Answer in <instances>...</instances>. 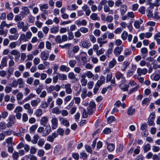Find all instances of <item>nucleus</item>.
Instances as JSON below:
<instances>
[{
	"mask_svg": "<svg viewBox=\"0 0 160 160\" xmlns=\"http://www.w3.org/2000/svg\"><path fill=\"white\" fill-rule=\"evenodd\" d=\"M147 72V69L145 68L141 69L138 68L137 70V73L138 76H141L142 75H145Z\"/></svg>",
	"mask_w": 160,
	"mask_h": 160,
	"instance_id": "2eb2a0df",
	"label": "nucleus"
},
{
	"mask_svg": "<svg viewBox=\"0 0 160 160\" xmlns=\"http://www.w3.org/2000/svg\"><path fill=\"white\" fill-rule=\"evenodd\" d=\"M143 22V21L140 19L139 21H136L135 22L134 24V27L137 29H139L140 27V25Z\"/></svg>",
	"mask_w": 160,
	"mask_h": 160,
	"instance_id": "a878e982",
	"label": "nucleus"
},
{
	"mask_svg": "<svg viewBox=\"0 0 160 160\" xmlns=\"http://www.w3.org/2000/svg\"><path fill=\"white\" fill-rule=\"evenodd\" d=\"M112 73H109L107 74L106 78V82L107 83L110 82L112 79Z\"/></svg>",
	"mask_w": 160,
	"mask_h": 160,
	"instance_id": "49530a36",
	"label": "nucleus"
},
{
	"mask_svg": "<svg viewBox=\"0 0 160 160\" xmlns=\"http://www.w3.org/2000/svg\"><path fill=\"white\" fill-rule=\"evenodd\" d=\"M49 53L46 52L45 51H42L41 52L40 57L44 61L46 60L48 58Z\"/></svg>",
	"mask_w": 160,
	"mask_h": 160,
	"instance_id": "a211bd4d",
	"label": "nucleus"
},
{
	"mask_svg": "<svg viewBox=\"0 0 160 160\" xmlns=\"http://www.w3.org/2000/svg\"><path fill=\"white\" fill-rule=\"evenodd\" d=\"M22 111V108L20 106L17 107L15 109L14 112L16 113H20Z\"/></svg>",
	"mask_w": 160,
	"mask_h": 160,
	"instance_id": "774afa93",
	"label": "nucleus"
},
{
	"mask_svg": "<svg viewBox=\"0 0 160 160\" xmlns=\"http://www.w3.org/2000/svg\"><path fill=\"white\" fill-rule=\"evenodd\" d=\"M60 121L66 127H68L69 125V122L65 118H61L60 119Z\"/></svg>",
	"mask_w": 160,
	"mask_h": 160,
	"instance_id": "c85d7f7f",
	"label": "nucleus"
},
{
	"mask_svg": "<svg viewBox=\"0 0 160 160\" xmlns=\"http://www.w3.org/2000/svg\"><path fill=\"white\" fill-rule=\"evenodd\" d=\"M76 63L75 60H71L69 61V64L70 67L73 68Z\"/></svg>",
	"mask_w": 160,
	"mask_h": 160,
	"instance_id": "13d9d810",
	"label": "nucleus"
},
{
	"mask_svg": "<svg viewBox=\"0 0 160 160\" xmlns=\"http://www.w3.org/2000/svg\"><path fill=\"white\" fill-rule=\"evenodd\" d=\"M64 88L65 92L68 94L71 93L72 90L71 88V85L69 83H67L64 85Z\"/></svg>",
	"mask_w": 160,
	"mask_h": 160,
	"instance_id": "ddd939ff",
	"label": "nucleus"
},
{
	"mask_svg": "<svg viewBox=\"0 0 160 160\" xmlns=\"http://www.w3.org/2000/svg\"><path fill=\"white\" fill-rule=\"evenodd\" d=\"M57 75L58 76L59 78L62 81L67 79V77L66 75L64 74H61L60 73H58Z\"/></svg>",
	"mask_w": 160,
	"mask_h": 160,
	"instance_id": "603ef678",
	"label": "nucleus"
},
{
	"mask_svg": "<svg viewBox=\"0 0 160 160\" xmlns=\"http://www.w3.org/2000/svg\"><path fill=\"white\" fill-rule=\"evenodd\" d=\"M23 18V17H22L20 14H18L15 16L14 20L17 22L21 21L22 19Z\"/></svg>",
	"mask_w": 160,
	"mask_h": 160,
	"instance_id": "c03bdc74",
	"label": "nucleus"
},
{
	"mask_svg": "<svg viewBox=\"0 0 160 160\" xmlns=\"http://www.w3.org/2000/svg\"><path fill=\"white\" fill-rule=\"evenodd\" d=\"M85 75H82L81 76V83L83 87L85 86L87 83V80L85 79Z\"/></svg>",
	"mask_w": 160,
	"mask_h": 160,
	"instance_id": "4be33fe9",
	"label": "nucleus"
},
{
	"mask_svg": "<svg viewBox=\"0 0 160 160\" xmlns=\"http://www.w3.org/2000/svg\"><path fill=\"white\" fill-rule=\"evenodd\" d=\"M87 90L85 88H84L82 89V91L81 94V97L83 99L85 98L87 96Z\"/></svg>",
	"mask_w": 160,
	"mask_h": 160,
	"instance_id": "2f4dec72",
	"label": "nucleus"
},
{
	"mask_svg": "<svg viewBox=\"0 0 160 160\" xmlns=\"http://www.w3.org/2000/svg\"><path fill=\"white\" fill-rule=\"evenodd\" d=\"M135 110L134 108L130 107L128 108L127 110V114L129 115H132L135 112Z\"/></svg>",
	"mask_w": 160,
	"mask_h": 160,
	"instance_id": "7c9ffc66",
	"label": "nucleus"
},
{
	"mask_svg": "<svg viewBox=\"0 0 160 160\" xmlns=\"http://www.w3.org/2000/svg\"><path fill=\"white\" fill-rule=\"evenodd\" d=\"M90 17L93 20H98L99 19V18L98 17L97 14L95 13H93L92 14Z\"/></svg>",
	"mask_w": 160,
	"mask_h": 160,
	"instance_id": "3c124183",
	"label": "nucleus"
},
{
	"mask_svg": "<svg viewBox=\"0 0 160 160\" xmlns=\"http://www.w3.org/2000/svg\"><path fill=\"white\" fill-rule=\"evenodd\" d=\"M21 12L23 14L27 15L29 13L30 11L28 7L24 6L22 8Z\"/></svg>",
	"mask_w": 160,
	"mask_h": 160,
	"instance_id": "393cba45",
	"label": "nucleus"
},
{
	"mask_svg": "<svg viewBox=\"0 0 160 160\" xmlns=\"http://www.w3.org/2000/svg\"><path fill=\"white\" fill-rule=\"evenodd\" d=\"M7 58L6 57H3L2 59L1 64H0V69H2L4 67L7 65Z\"/></svg>",
	"mask_w": 160,
	"mask_h": 160,
	"instance_id": "1a4fd4ad",
	"label": "nucleus"
},
{
	"mask_svg": "<svg viewBox=\"0 0 160 160\" xmlns=\"http://www.w3.org/2000/svg\"><path fill=\"white\" fill-rule=\"evenodd\" d=\"M143 148L145 152L148 151L151 149L150 145L149 144H147L144 145L143 147Z\"/></svg>",
	"mask_w": 160,
	"mask_h": 160,
	"instance_id": "79ce46f5",
	"label": "nucleus"
},
{
	"mask_svg": "<svg viewBox=\"0 0 160 160\" xmlns=\"http://www.w3.org/2000/svg\"><path fill=\"white\" fill-rule=\"evenodd\" d=\"M155 118V114L154 113H151L150 115L148 120V124L150 126H153L155 125L154 123V119Z\"/></svg>",
	"mask_w": 160,
	"mask_h": 160,
	"instance_id": "20e7f679",
	"label": "nucleus"
},
{
	"mask_svg": "<svg viewBox=\"0 0 160 160\" xmlns=\"http://www.w3.org/2000/svg\"><path fill=\"white\" fill-rule=\"evenodd\" d=\"M59 69L60 71L62 72H68L70 70V68L64 65L61 66Z\"/></svg>",
	"mask_w": 160,
	"mask_h": 160,
	"instance_id": "473e14b6",
	"label": "nucleus"
},
{
	"mask_svg": "<svg viewBox=\"0 0 160 160\" xmlns=\"http://www.w3.org/2000/svg\"><path fill=\"white\" fill-rule=\"evenodd\" d=\"M18 84L19 85L18 88H22L23 87L22 84L24 83L23 80L22 78H19L17 80Z\"/></svg>",
	"mask_w": 160,
	"mask_h": 160,
	"instance_id": "a19ab883",
	"label": "nucleus"
},
{
	"mask_svg": "<svg viewBox=\"0 0 160 160\" xmlns=\"http://www.w3.org/2000/svg\"><path fill=\"white\" fill-rule=\"evenodd\" d=\"M59 27L58 26L54 27L50 29V32L51 33H56L59 31Z\"/></svg>",
	"mask_w": 160,
	"mask_h": 160,
	"instance_id": "f704fd0d",
	"label": "nucleus"
},
{
	"mask_svg": "<svg viewBox=\"0 0 160 160\" xmlns=\"http://www.w3.org/2000/svg\"><path fill=\"white\" fill-rule=\"evenodd\" d=\"M26 157L29 159L30 160H37V157L36 156L31 154H29L28 155L26 156Z\"/></svg>",
	"mask_w": 160,
	"mask_h": 160,
	"instance_id": "09e8293b",
	"label": "nucleus"
},
{
	"mask_svg": "<svg viewBox=\"0 0 160 160\" xmlns=\"http://www.w3.org/2000/svg\"><path fill=\"white\" fill-rule=\"evenodd\" d=\"M104 40L102 38H99L97 39V42L99 44L100 47H102L103 44L107 43V40Z\"/></svg>",
	"mask_w": 160,
	"mask_h": 160,
	"instance_id": "5701e85b",
	"label": "nucleus"
},
{
	"mask_svg": "<svg viewBox=\"0 0 160 160\" xmlns=\"http://www.w3.org/2000/svg\"><path fill=\"white\" fill-rule=\"evenodd\" d=\"M108 150L109 151H113L115 148V145L112 143H108L106 142Z\"/></svg>",
	"mask_w": 160,
	"mask_h": 160,
	"instance_id": "bb28decb",
	"label": "nucleus"
},
{
	"mask_svg": "<svg viewBox=\"0 0 160 160\" xmlns=\"http://www.w3.org/2000/svg\"><path fill=\"white\" fill-rule=\"evenodd\" d=\"M121 85H120L119 86V87L123 91H127L128 90V88H129V85H125L124 87H122Z\"/></svg>",
	"mask_w": 160,
	"mask_h": 160,
	"instance_id": "864d4df0",
	"label": "nucleus"
},
{
	"mask_svg": "<svg viewBox=\"0 0 160 160\" xmlns=\"http://www.w3.org/2000/svg\"><path fill=\"white\" fill-rule=\"evenodd\" d=\"M115 76L116 79L118 80H120L121 78H123V74L119 72H118L116 73L115 74Z\"/></svg>",
	"mask_w": 160,
	"mask_h": 160,
	"instance_id": "e433bc0d",
	"label": "nucleus"
},
{
	"mask_svg": "<svg viewBox=\"0 0 160 160\" xmlns=\"http://www.w3.org/2000/svg\"><path fill=\"white\" fill-rule=\"evenodd\" d=\"M56 103L59 106H61L63 103L62 100L60 98H58L56 101Z\"/></svg>",
	"mask_w": 160,
	"mask_h": 160,
	"instance_id": "680f3d73",
	"label": "nucleus"
},
{
	"mask_svg": "<svg viewBox=\"0 0 160 160\" xmlns=\"http://www.w3.org/2000/svg\"><path fill=\"white\" fill-rule=\"evenodd\" d=\"M139 88V85L135 87H134L133 88H132L129 90V92H128L129 94H131L132 93H133L137 91H138V89Z\"/></svg>",
	"mask_w": 160,
	"mask_h": 160,
	"instance_id": "a18cd8bd",
	"label": "nucleus"
},
{
	"mask_svg": "<svg viewBox=\"0 0 160 160\" xmlns=\"http://www.w3.org/2000/svg\"><path fill=\"white\" fill-rule=\"evenodd\" d=\"M82 10L85 12V13L86 15L89 16L90 13L91 11L90 10L89 8L86 5H84L82 7Z\"/></svg>",
	"mask_w": 160,
	"mask_h": 160,
	"instance_id": "aec40b11",
	"label": "nucleus"
},
{
	"mask_svg": "<svg viewBox=\"0 0 160 160\" xmlns=\"http://www.w3.org/2000/svg\"><path fill=\"white\" fill-rule=\"evenodd\" d=\"M86 75L89 78H92L94 76V75L92 72L90 71H88L85 73Z\"/></svg>",
	"mask_w": 160,
	"mask_h": 160,
	"instance_id": "bf43d9fd",
	"label": "nucleus"
},
{
	"mask_svg": "<svg viewBox=\"0 0 160 160\" xmlns=\"http://www.w3.org/2000/svg\"><path fill=\"white\" fill-rule=\"evenodd\" d=\"M80 55L81 56V59L82 61L83 62V64H86L87 62V56L86 52H82L80 54Z\"/></svg>",
	"mask_w": 160,
	"mask_h": 160,
	"instance_id": "423d86ee",
	"label": "nucleus"
},
{
	"mask_svg": "<svg viewBox=\"0 0 160 160\" xmlns=\"http://www.w3.org/2000/svg\"><path fill=\"white\" fill-rule=\"evenodd\" d=\"M48 92L51 93L54 91H55L54 85H51L47 89Z\"/></svg>",
	"mask_w": 160,
	"mask_h": 160,
	"instance_id": "4d7b16f0",
	"label": "nucleus"
},
{
	"mask_svg": "<svg viewBox=\"0 0 160 160\" xmlns=\"http://www.w3.org/2000/svg\"><path fill=\"white\" fill-rule=\"evenodd\" d=\"M15 117L14 115H10L8 118L9 122L7 124V126L8 128H10L12 126V124L14 123L13 119Z\"/></svg>",
	"mask_w": 160,
	"mask_h": 160,
	"instance_id": "9b49d317",
	"label": "nucleus"
},
{
	"mask_svg": "<svg viewBox=\"0 0 160 160\" xmlns=\"http://www.w3.org/2000/svg\"><path fill=\"white\" fill-rule=\"evenodd\" d=\"M52 123V129H56L58 127V119L57 118L54 117H52L51 120Z\"/></svg>",
	"mask_w": 160,
	"mask_h": 160,
	"instance_id": "39448f33",
	"label": "nucleus"
},
{
	"mask_svg": "<svg viewBox=\"0 0 160 160\" xmlns=\"http://www.w3.org/2000/svg\"><path fill=\"white\" fill-rule=\"evenodd\" d=\"M40 100L39 98H38L35 100L32 101L31 102V104L33 107H36L38 104L40 102Z\"/></svg>",
	"mask_w": 160,
	"mask_h": 160,
	"instance_id": "412c9836",
	"label": "nucleus"
},
{
	"mask_svg": "<svg viewBox=\"0 0 160 160\" xmlns=\"http://www.w3.org/2000/svg\"><path fill=\"white\" fill-rule=\"evenodd\" d=\"M7 29H4V27L1 24L0 25V35L5 37L7 35L8 33Z\"/></svg>",
	"mask_w": 160,
	"mask_h": 160,
	"instance_id": "4468645a",
	"label": "nucleus"
},
{
	"mask_svg": "<svg viewBox=\"0 0 160 160\" xmlns=\"http://www.w3.org/2000/svg\"><path fill=\"white\" fill-rule=\"evenodd\" d=\"M35 114L38 117L41 116L42 114V109H38L36 110Z\"/></svg>",
	"mask_w": 160,
	"mask_h": 160,
	"instance_id": "6e6d98bb",
	"label": "nucleus"
},
{
	"mask_svg": "<svg viewBox=\"0 0 160 160\" xmlns=\"http://www.w3.org/2000/svg\"><path fill=\"white\" fill-rule=\"evenodd\" d=\"M19 40L20 41H24V42L28 41V40H27L26 38V35L24 33H22L21 34Z\"/></svg>",
	"mask_w": 160,
	"mask_h": 160,
	"instance_id": "de8ad7c7",
	"label": "nucleus"
},
{
	"mask_svg": "<svg viewBox=\"0 0 160 160\" xmlns=\"http://www.w3.org/2000/svg\"><path fill=\"white\" fill-rule=\"evenodd\" d=\"M123 50V46H118L114 48L113 50V53L116 57H117L120 55Z\"/></svg>",
	"mask_w": 160,
	"mask_h": 160,
	"instance_id": "7ed1b4c3",
	"label": "nucleus"
},
{
	"mask_svg": "<svg viewBox=\"0 0 160 160\" xmlns=\"http://www.w3.org/2000/svg\"><path fill=\"white\" fill-rule=\"evenodd\" d=\"M113 20V17L111 15L108 16L106 18V21L109 22H112Z\"/></svg>",
	"mask_w": 160,
	"mask_h": 160,
	"instance_id": "e2e57ef3",
	"label": "nucleus"
},
{
	"mask_svg": "<svg viewBox=\"0 0 160 160\" xmlns=\"http://www.w3.org/2000/svg\"><path fill=\"white\" fill-rule=\"evenodd\" d=\"M33 64L35 65H37L40 62V59L38 58H35L33 60Z\"/></svg>",
	"mask_w": 160,
	"mask_h": 160,
	"instance_id": "338daca9",
	"label": "nucleus"
},
{
	"mask_svg": "<svg viewBox=\"0 0 160 160\" xmlns=\"http://www.w3.org/2000/svg\"><path fill=\"white\" fill-rule=\"evenodd\" d=\"M132 52L131 51L128 49H126L124 51L123 55L125 58H127L129 55L131 54Z\"/></svg>",
	"mask_w": 160,
	"mask_h": 160,
	"instance_id": "72a5a7b5",
	"label": "nucleus"
},
{
	"mask_svg": "<svg viewBox=\"0 0 160 160\" xmlns=\"http://www.w3.org/2000/svg\"><path fill=\"white\" fill-rule=\"evenodd\" d=\"M0 24L4 28L5 27L7 28H9L10 27L13 26L12 23L7 24L5 21H3Z\"/></svg>",
	"mask_w": 160,
	"mask_h": 160,
	"instance_id": "ea45409f",
	"label": "nucleus"
},
{
	"mask_svg": "<svg viewBox=\"0 0 160 160\" xmlns=\"http://www.w3.org/2000/svg\"><path fill=\"white\" fill-rule=\"evenodd\" d=\"M88 157V155L85 152H82L80 153V158L83 159V160L86 159Z\"/></svg>",
	"mask_w": 160,
	"mask_h": 160,
	"instance_id": "0e129e2a",
	"label": "nucleus"
},
{
	"mask_svg": "<svg viewBox=\"0 0 160 160\" xmlns=\"http://www.w3.org/2000/svg\"><path fill=\"white\" fill-rule=\"evenodd\" d=\"M7 19L8 20H11L13 18V14L12 12H10L8 14L7 16Z\"/></svg>",
	"mask_w": 160,
	"mask_h": 160,
	"instance_id": "69168bd1",
	"label": "nucleus"
},
{
	"mask_svg": "<svg viewBox=\"0 0 160 160\" xmlns=\"http://www.w3.org/2000/svg\"><path fill=\"white\" fill-rule=\"evenodd\" d=\"M48 121V116L42 117L40 121V124L44 126H45Z\"/></svg>",
	"mask_w": 160,
	"mask_h": 160,
	"instance_id": "6e6552de",
	"label": "nucleus"
},
{
	"mask_svg": "<svg viewBox=\"0 0 160 160\" xmlns=\"http://www.w3.org/2000/svg\"><path fill=\"white\" fill-rule=\"evenodd\" d=\"M117 63L116 59L114 58H113L108 63V68H112L117 64Z\"/></svg>",
	"mask_w": 160,
	"mask_h": 160,
	"instance_id": "dca6fc26",
	"label": "nucleus"
},
{
	"mask_svg": "<svg viewBox=\"0 0 160 160\" xmlns=\"http://www.w3.org/2000/svg\"><path fill=\"white\" fill-rule=\"evenodd\" d=\"M128 36V32L126 31H124L121 34V37L122 39L123 40H126Z\"/></svg>",
	"mask_w": 160,
	"mask_h": 160,
	"instance_id": "8fccbe9b",
	"label": "nucleus"
},
{
	"mask_svg": "<svg viewBox=\"0 0 160 160\" xmlns=\"http://www.w3.org/2000/svg\"><path fill=\"white\" fill-rule=\"evenodd\" d=\"M17 27L19 29H22L23 32H26L28 29V26L24 25V23L23 21H20L17 23Z\"/></svg>",
	"mask_w": 160,
	"mask_h": 160,
	"instance_id": "f257e3e1",
	"label": "nucleus"
},
{
	"mask_svg": "<svg viewBox=\"0 0 160 160\" xmlns=\"http://www.w3.org/2000/svg\"><path fill=\"white\" fill-rule=\"evenodd\" d=\"M75 23L78 26L81 25L86 26L87 24V22L84 19H83L81 21L77 20L76 21Z\"/></svg>",
	"mask_w": 160,
	"mask_h": 160,
	"instance_id": "b1692460",
	"label": "nucleus"
},
{
	"mask_svg": "<svg viewBox=\"0 0 160 160\" xmlns=\"http://www.w3.org/2000/svg\"><path fill=\"white\" fill-rule=\"evenodd\" d=\"M105 77L102 76H100L99 79L98 80L96 84V86L100 87V86L105 82Z\"/></svg>",
	"mask_w": 160,
	"mask_h": 160,
	"instance_id": "9d476101",
	"label": "nucleus"
},
{
	"mask_svg": "<svg viewBox=\"0 0 160 160\" xmlns=\"http://www.w3.org/2000/svg\"><path fill=\"white\" fill-rule=\"evenodd\" d=\"M38 125L37 124H35L32 125L30 128L29 131L30 133L33 134L34 133L35 131L38 128Z\"/></svg>",
	"mask_w": 160,
	"mask_h": 160,
	"instance_id": "cd10ccee",
	"label": "nucleus"
},
{
	"mask_svg": "<svg viewBox=\"0 0 160 160\" xmlns=\"http://www.w3.org/2000/svg\"><path fill=\"white\" fill-rule=\"evenodd\" d=\"M127 10L126 5L124 4L121 6L120 12L122 16H123L126 13Z\"/></svg>",
	"mask_w": 160,
	"mask_h": 160,
	"instance_id": "6ab92c4d",
	"label": "nucleus"
},
{
	"mask_svg": "<svg viewBox=\"0 0 160 160\" xmlns=\"http://www.w3.org/2000/svg\"><path fill=\"white\" fill-rule=\"evenodd\" d=\"M104 11L106 12H109L110 13L112 14L113 13V11L112 10H110V8L109 6H108L107 5H105L104 6Z\"/></svg>",
	"mask_w": 160,
	"mask_h": 160,
	"instance_id": "37998d69",
	"label": "nucleus"
},
{
	"mask_svg": "<svg viewBox=\"0 0 160 160\" xmlns=\"http://www.w3.org/2000/svg\"><path fill=\"white\" fill-rule=\"evenodd\" d=\"M91 45V43L88 40L85 39L81 42L80 46L82 48L88 49Z\"/></svg>",
	"mask_w": 160,
	"mask_h": 160,
	"instance_id": "f03ea898",
	"label": "nucleus"
},
{
	"mask_svg": "<svg viewBox=\"0 0 160 160\" xmlns=\"http://www.w3.org/2000/svg\"><path fill=\"white\" fill-rule=\"evenodd\" d=\"M105 50L102 48H101L100 50H98L96 51V55L98 56H99L100 55L104 53Z\"/></svg>",
	"mask_w": 160,
	"mask_h": 160,
	"instance_id": "5fc2aeb1",
	"label": "nucleus"
},
{
	"mask_svg": "<svg viewBox=\"0 0 160 160\" xmlns=\"http://www.w3.org/2000/svg\"><path fill=\"white\" fill-rule=\"evenodd\" d=\"M10 53L11 55L14 56L15 57L19 55H20V52L16 49L12 50Z\"/></svg>",
	"mask_w": 160,
	"mask_h": 160,
	"instance_id": "4c0bfd02",
	"label": "nucleus"
},
{
	"mask_svg": "<svg viewBox=\"0 0 160 160\" xmlns=\"http://www.w3.org/2000/svg\"><path fill=\"white\" fill-rule=\"evenodd\" d=\"M52 112L53 113H54L58 115L61 113V111L59 110L58 108L55 107L52 109Z\"/></svg>",
	"mask_w": 160,
	"mask_h": 160,
	"instance_id": "c9c22d12",
	"label": "nucleus"
},
{
	"mask_svg": "<svg viewBox=\"0 0 160 160\" xmlns=\"http://www.w3.org/2000/svg\"><path fill=\"white\" fill-rule=\"evenodd\" d=\"M51 131V129L50 125H47L44 129L43 132L42 133V136H46L48 135Z\"/></svg>",
	"mask_w": 160,
	"mask_h": 160,
	"instance_id": "0eeeda50",
	"label": "nucleus"
},
{
	"mask_svg": "<svg viewBox=\"0 0 160 160\" xmlns=\"http://www.w3.org/2000/svg\"><path fill=\"white\" fill-rule=\"evenodd\" d=\"M130 63L128 61H125L122 64L121 67V69L122 71H124L126 70V69L129 66Z\"/></svg>",
	"mask_w": 160,
	"mask_h": 160,
	"instance_id": "f3484780",
	"label": "nucleus"
},
{
	"mask_svg": "<svg viewBox=\"0 0 160 160\" xmlns=\"http://www.w3.org/2000/svg\"><path fill=\"white\" fill-rule=\"evenodd\" d=\"M23 97V94L22 92H18L17 95V99L18 101L21 100Z\"/></svg>",
	"mask_w": 160,
	"mask_h": 160,
	"instance_id": "052dcab7",
	"label": "nucleus"
},
{
	"mask_svg": "<svg viewBox=\"0 0 160 160\" xmlns=\"http://www.w3.org/2000/svg\"><path fill=\"white\" fill-rule=\"evenodd\" d=\"M19 34L18 33L14 34L13 35H10L8 37L9 39L11 40H17Z\"/></svg>",
	"mask_w": 160,
	"mask_h": 160,
	"instance_id": "58836bf2",
	"label": "nucleus"
},
{
	"mask_svg": "<svg viewBox=\"0 0 160 160\" xmlns=\"http://www.w3.org/2000/svg\"><path fill=\"white\" fill-rule=\"evenodd\" d=\"M68 78L70 79L74 80L75 82H77V79L76 78V77L74 73L73 72H69L68 75Z\"/></svg>",
	"mask_w": 160,
	"mask_h": 160,
	"instance_id": "c756f323",
	"label": "nucleus"
},
{
	"mask_svg": "<svg viewBox=\"0 0 160 160\" xmlns=\"http://www.w3.org/2000/svg\"><path fill=\"white\" fill-rule=\"evenodd\" d=\"M154 7V6L152 4H150L149 7L148 8L147 12L148 13L147 15L150 17L152 16V9Z\"/></svg>",
	"mask_w": 160,
	"mask_h": 160,
	"instance_id": "f8f14e48",
	"label": "nucleus"
}]
</instances>
